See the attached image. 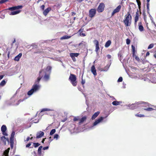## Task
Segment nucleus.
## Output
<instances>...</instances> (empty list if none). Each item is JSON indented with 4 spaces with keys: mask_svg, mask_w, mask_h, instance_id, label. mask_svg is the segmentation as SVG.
Masks as SVG:
<instances>
[{
    "mask_svg": "<svg viewBox=\"0 0 156 156\" xmlns=\"http://www.w3.org/2000/svg\"><path fill=\"white\" fill-rule=\"evenodd\" d=\"M136 116L138 117H144L145 116L144 115L142 114H136L135 115Z\"/></svg>",
    "mask_w": 156,
    "mask_h": 156,
    "instance_id": "a19ab883",
    "label": "nucleus"
},
{
    "mask_svg": "<svg viewBox=\"0 0 156 156\" xmlns=\"http://www.w3.org/2000/svg\"><path fill=\"white\" fill-rule=\"evenodd\" d=\"M96 11L95 9H92L89 11V16L91 18L94 17L96 14Z\"/></svg>",
    "mask_w": 156,
    "mask_h": 156,
    "instance_id": "0eeeda50",
    "label": "nucleus"
},
{
    "mask_svg": "<svg viewBox=\"0 0 156 156\" xmlns=\"http://www.w3.org/2000/svg\"><path fill=\"white\" fill-rule=\"evenodd\" d=\"M130 40L128 39L127 38L126 40V43L127 44H129L130 43Z\"/></svg>",
    "mask_w": 156,
    "mask_h": 156,
    "instance_id": "a18cd8bd",
    "label": "nucleus"
},
{
    "mask_svg": "<svg viewBox=\"0 0 156 156\" xmlns=\"http://www.w3.org/2000/svg\"><path fill=\"white\" fill-rule=\"evenodd\" d=\"M59 136L58 134H55L54 136V139H56V140H57Z\"/></svg>",
    "mask_w": 156,
    "mask_h": 156,
    "instance_id": "c03bdc74",
    "label": "nucleus"
},
{
    "mask_svg": "<svg viewBox=\"0 0 156 156\" xmlns=\"http://www.w3.org/2000/svg\"><path fill=\"white\" fill-rule=\"evenodd\" d=\"M10 143V147L12 149L13 148L14 143Z\"/></svg>",
    "mask_w": 156,
    "mask_h": 156,
    "instance_id": "864d4df0",
    "label": "nucleus"
},
{
    "mask_svg": "<svg viewBox=\"0 0 156 156\" xmlns=\"http://www.w3.org/2000/svg\"><path fill=\"white\" fill-rule=\"evenodd\" d=\"M10 149V147H9L7 150H5L4 152V154L5 155H8Z\"/></svg>",
    "mask_w": 156,
    "mask_h": 156,
    "instance_id": "2f4dec72",
    "label": "nucleus"
},
{
    "mask_svg": "<svg viewBox=\"0 0 156 156\" xmlns=\"http://www.w3.org/2000/svg\"><path fill=\"white\" fill-rule=\"evenodd\" d=\"M104 118L103 117H101L96 119L93 123L94 126H95L101 122L104 119Z\"/></svg>",
    "mask_w": 156,
    "mask_h": 156,
    "instance_id": "f8f14e48",
    "label": "nucleus"
},
{
    "mask_svg": "<svg viewBox=\"0 0 156 156\" xmlns=\"http://www.w3.org/2000/svg\"><path fill=\"white\" fill-rule=\"evenodd\" d=\"M56 132V130L55 129H52L50 132V135H53Z\"/></svg>",
    "mask_w": 156,
    "mask_h": 156,
    "instance_id": "f704fd0d",
    "label": "nucleus"
},
{
    "mask_svg": "<svg viewBox=\"0 0 156 156\" xmlns=\"http://www.w3.org/2000/svg\"><path fill=\"white\" fill-rule=\"evenodd\" d=\"M121 5H119L114 9L112 13V16H113L115 13L119 12L121 9Z\"/></svg>",
    "mask_w": 156,
    "mask_h": 156,
    "instance_id": "6e6552de",
    "label": "nucleus"
},
{
    "mask_svg": "<svg viewBox=\"0 0 156 156\" xmlns=\"http://www.w3.org/2000/svg\"><path fill=\"white\" fill-rule=\"evenodd\" d=\"M136 6V5L134 3L131 2H129L128 8L129 11L128 12H129L130 14L132 11L135 9Z\"/></svg>",
    "mask_w": 156,
    "mask_h": 156,
    "instance_id": "423d86ee",
    "label": "nucleus"
},
{
    "mask_svg": "<svg viewBox=\"0 0 156 156\" xmlns=\"http://www.w3.org/2000/svg\"><path fill=\"white\" fill-rule=\"evenodd\" d=\"M6 82L5 80H2L0 83V86L3 87L6 83Z\"/></svg>",
    "mask_w": 156,
    "mask_h": 156,
    "instance_id": "7c9ffc66",
    "label": "nucleus"
},
{
    "mask_svg": "<svg viewBox=\"0 0 156 156\" xmlns=\"http://www.w3.org/2000/svg\"><path fill=\"white\" fill-rule=\"evenodd\" d=\"M1 140L3 142L5 145H6V141L9 142L8 138H6L5 136H3L1 137Z\"/></svg>",
    "mask_w": 156,
    "mask_h": 156,
    "instance_id": "a211bd4d",
    "label": "nucleus"
},
{
    "mask_svg": "<svg viewBox=\"0 0 156 156\" xmlns=\"http://www.w3.org/2000/svg\"><path fill=\"white\" fill-rule=\"evenodd\" d=\"M43 147L42 146H40L38 148V154L39 156H43V155L41 153V150Z\"/></svg>",
    "mask_w": 156,
    "mask_h": 156,
    "instance_id": "4be33fe9",
    "label": "nucleus"
},
{
    "mask_svg": "<svg viewBox=\"0 0 156 156\" xmlns=\"http://www.w3.org/2000/svg\"><path fill=\"white\" fill-rule=\"evenodd\" d=\"M30 140V137H28L26 140L27 141H28Z\"/></svg>",
    "mask_w": 156,
    "mask_h": 156,
    "instance_id": "338daca9",
    "label": "nucleus"
},
{
    "mask_svg": "<svg viewBox=\"0 0 156 156\" xmlns=\"http://www.w3.org/2000/svg\"><path fill=\"white\" fill-rule=\"evenodd\" d=\"M135 16H137V17L139 16V12L138 9H137V12H136Z\"/></svg>",
    "mask_w": 156,
    "mask_h": 156,
    "instance_id": "5fc2aeb1",
    "label": "nucleus"
},
{
    "mask_svg": "<svg viewBox=\"0 0 156 156\" xmlns=\"http://www.w3.org/2000/svg\"><path fill=\"white\" fill-rule=\"evenodd\" d=\"M32 144V142L29 143L27 144L26 145V147H29Z\"/></svg>",
    "mask_w": 156,
    "mask_h": 156,
    "instance_id": "603ef678",
    "label": "nucleus"
},
{
    "mask_svg": "<svg viewBox=\"0 0 156 156\" xmlns=\"http://www.w3.org/2000/svg\"><path fill=\"white\" fill-rule=\"evenodd\" d=\"M139 20V17H137V16H135L134 18V22L135 24H136V23L137 21Z\"/></svg>",
    "mask_w": 156,
    "mask_h": 156,
    "instance_id": "e433bc0d",
    "label": "nucleus"
},
{
    "mask_svg": "<svg viewBox=\"0 0 156 156\" xmlns=\"http://www.w3.org/2000/svg\"><path fill=\"white\" fill-rule=\"evenodd\" d=\"M121 102L117 101H114L112 102V104L114 105H117L120 104Z\"/></svg>",
    "mask_w": 156,
    "mask_h": 156,
    "instance_id": "c85d7f7f",
    "label": "nucleus"
},
{
    "mask_svg": "<svg viewBox=\"0 0 156 156\" xmlns=\"http://www.w3.org/2000/svg\"><path fill=\"white\" fill-rule=\"evenodd\" d=\"M111 41L110 40L108 41L105 44V47L106 48L108 47L111 44Z\"/></svg>",
    "mask_w": 156,
    "mask_h": 156,
    "instance_id": "cd10ccee",
    "label": "nucleus"
},
{
    "mask_svg": "<svg viewBox=\"0 0 156 156\" xmlns=\"http://www.w3.org/2000/svg\"><path fill=\"white\" fill-rule=\"evenodd\" d=\"M79 120V117H75L73 119V120L74 121H76Z\"/></svg>",
    "mask_w": 156,
    "mask_h": 156,
    "instance_id": "58836bf2",
    "label": "nucleus"
},
{
    "mask_svg": "<svg viewBox=\"0 0 156 156\" xmlns=\"http://www.w3.org/2000/svg\"><path fill=\"white\" fill-rule=\"evenodd\" d=\"M79 55V53H70V56L71 57H77Z\"/></svg>",
    "mask_w": 156,
    "mask_h": 156,
    "instance_id": "393cba45",
    "label": "nucleus"
},
{
    "mask_svg": "<svg viewBox=\"0 0 156 156\" xmlns=\"http://www.w3.org/2000/svg\"><path fill=\"white\" fill-rule=\"evenodd\" d=\"M136 2L137 3V5H138V8L139 9L140 14H141V11H140V10H141L140 8H141V3L140 0H136Z\"/></svg>",
    "mask_w": 156,
    "mask_h": 156,
    "instance_id": "a878e982",
    "label": "nucleus"
},
{
    "mask_svg": "<svg viewBox=\"0 0 156 156\" xmlns=\"http://www.w3.org/2000/svg\"><path fill=\"white\" fill-rule=\"evenodd\" d=\"M76 14V13L75 12H72V16H74V15H75Z\"/></svg>",
    "mask_w": 156,
    "mask_h": 156,
    "instance_id": "774afa93",
    "label": "nucleus"
},
{
    "mask_svg": "<svg viewBox=\"0 0 156 156\" xmlns=\"http://www.w3.org/2000/svg\"><path fill=\"white\" fill-rule=\"evenodd\" d=\"M107 57L108 58V59H110L111 58V56L110 55H107Z\"/></svg>",
    "mask_w": 156,
    "mask_h": 156,
    "instance_id": "680f3d73",
    "label": "nucleus"
},
{
    "mask_svg": "<svg viewBox=\"0 0 156 156\" xmlns=\"http://www.w3.org/2000/svg\"><path fill=\"white\" fill-rule=\"evenodd\" d=\"M49 148V147L48 146H47V147H43V150H46V149H48Z\"/></svg>",
    "mask_w": 156,
    "mask_h": 156,
    "instance_id": "052dcab7",
    "label": "nucleus"
},
{
    "mask_svg": "<svg viewBox=\"0 0 156 156\" xmlns=\"http://www.w3.org/2000/svg\"><path fill=\"white\" fill-rule=\"evenodd\" d=\"M71 36H69L67 35H65L61 38V39H68L70 38L71 37Z\"/></svg>",
    "mask_w": 156,
    "mask_h": 156,
    "instance_id": "c756f323",
    "label": "nucleus"
},
{
    "mask_svg": "<svg viewBox=\"0 0 156 156\" xmlns=\"http://www.w3.org/2000/svg\"><path fill=\"white\" fill-rule=\"evenodd\" d=\"M80 36L82 37H84L86 36L85 34L82 32V31H81V32L80 33Z\"/></svg>",
    "mask_w": 156,
    "mask_h": 156,
    "instance_id": "de8ad7c7",
    "label": "nucleus"
},
{
    "mask_svg": "<svg viewBox=\"0 0 156 156\" xmlns=\"http://www.w3.org/2000/svg\"><path fill=\"white\" fill-rule=\"evenodd\" d=\"M94 43L95 44V51L97 52L100 49L99 46V42L98 40H95L94 41Z\"/></svg>",
    "mask_w": 156,
    "mask_h": 156,
    "instance_id": "ddd939ff",
    "label": "nucleus"
},
{
    "mask_svg": "<svg viewBox=\"0 0 156 156\" xmlns=\"http://www.w3.org/2000/svg\"><path fill=\"white\" fill-rule=\"evenodd\" d=\"M138 27L140 31L142 32L144 30V28L141 22H140L138 23Z\"/></svg>",
    "mask_w": 156,
    "mask_h": 156,
    "instance_id": "6ab92c4d",
    "label": "nucleus"
},
{
    "mask_svg": "<svg viewBox=\"0 0 156 156\" xmlns=\"http://www.w3.org/2000/svg\"><path fill=\"white\" fill-rule=\"evenodd\" d=\"M44 5H42L41 6V9L43 10H44Z\"/></svg>",
    "mask_w": 156,
    "mask_h": 156,
    "instance_id": "13d9d810",
    "label": "nucleus"
},
{
    "mask_svg": "<svg viewBox=\"0 0 156 156\" xmlns=\"http://www.w3.org/2000/svg\"><path fill=\"white\" fill-rule=\"evenodd\" d=\"M49 138V140L50 141V142H49V144H50V142H51L52 140L53 139H51V137H50Z\"/></svg>",
    "mask_w": 156,
    "mask_h": 156,
    "instance_id": "e2e57ef3",
    "label": "nucleus"
},
{
    "mask_svg": "<svg viewBox=\"0 0 156 156\" xmlns=\"http://www.w3.org/2000/svg\"><path fill=\"white\" fill-rule=\"evenodd\" d=\"M83 29L81 28L79 30V32H80V33L81 32V31H82V32H83Z\"/></svg>",
    "mask_w": 156,
    "mask_h": 156,
    "instance_id": "69168bd1",
    "label": "nucleus"
},
{
    "mask_svg": "<svg viewBox=\"0 0 156 156\" xmlns=\"http://www.w3.org/2000/svg\"><path fill=\"white\" fill-rule=\"evenodd\" d=\"M1 130L2 132V134L5 136H7V134L5 132L7 130L6 126L5 125H2L1 128Z\"/></svg>",
    "mask_w": 156,
    "mask_h": 156,
    "instance_id": "1a4fd4ad",
    "label": "nucleus"
},
{
    "mask_svg": "<svg viewBox=\"0 0 156 156\" xmlns=\"http://www.w3.org/2000/svg\"><path fill=\"white\" fill-rule=\"evenodd\" d=\"M91 72L94 76H96L97 75L96 72V70L95 68L94 65H93L91 67Z\"/></svg>",
    "mask_w": 156,
    "mask_h": 156,
    "instance_id": "dca6fc26",
    "label": "nucleus"
},
{
    "mask_svg": "<svg viewBox=\"0 0 156 156\" xmlns=\"http://www.w3.org/2000/svg\"><path fill=\"white\" fill-rule=\"evenodd\" d=\"M122 81V77H120L118 79L117 81L118 82H121Z\"/></svg>",
    "mask_w": 156,
    "mask_h": 156,
    "instance_id": "49530a36",
    "label": "nucleus"
},
{
    "mask_svg": "<svg viewBox=\"0 0 156 156\" xmlns=\"http://www.w3.org/2000/svg\"><path fill=\"white\" fill-rule=\"evenodd\" d=\"M39 85L37 84H34L32 86V89L28 91L27 94L28 95H31L34 92H36L39 89Z\"/></svg>",
    "mask_w": 156,
    "mask_h": 156,
    "instance_id": "20e7f679",
    "label": "nucleus"
},
{
    "mask_svg": "<svg viewBox=\"0 0 156 156\" xmlns=\"http://www.w3.org/2000/svg\"><path fill=\"white\" fill-rule=\"evenodd\" d=\"M153 47H154V44H151L148 46V49H149L151 48H153Z\"/></svg>",
    "mask_w": 156,
    "mask_h": 156,
    "instance_id": "ea45409f",
    "label": "nucleus"
},
{
    "mask_svg": "<svg viewBox=\"0 0 156 156\" xmlns=\"http://www.w3.org/2000/svg\"><path fill=\"white\" fill-rule=\"evenodd\" d=\"M154 110V109L152 108H145L144 109V110L147 111H151Z\"/></svg>",
    "mask_w": 156,
    "mask_h": 156,
    "instance_id": "473e14b6",
    "label": "nucleus"
},
{
    "mask_svg": "<svg viewBox=\"0 0 156 156\" xmlns=\"http://www.w3.org/2000/svg\"><path fill=\"white\" fill-rule=\"evenodd\" d=\"M9 0H1L0 1V4L4 3L5 2H8Z\"/></svg>",
    "mask_w": 156,
    "mask_h": 156,
    "instance_id": "4c0bfd02",
    "label": "nucleus"
},
{
    "mask_svg": "<svg viewBox=\"0 0 156 156\" xmlns=\"http://www.w3.org/2000/svg\"><path fill=\"white\" fill-rule=\"evenodd\" d=\"M100 112L99 111H98L96 112H95L94 114L91 117V119L92 120H94L95 119L99 114Z\"/></svg>",
    "mask_w": 156,
    "mask_h": 156,
    "instance_id": "412c9836",
    "label": "nucleus"
},
{
    "mask_svg": "<svg viewBox=\"0 0 156 156\" xmlns=\"http://www.w3.org/2000/svg\"><path fill=\"white\" fill-rule=\"evenodd\" d=\"M85 80H83V77H82V81H81V84L82 85H83L85 84Z\"/></svg>",
    "mask_w": 156,
    "mask_h": 156,
    "instance_id": "3c124183",
    "label": "nucleus"
},
{
    "mask_svg": "<svg viewBox=\"0 0 156 156\" xmlns=\"http://www.w3.org/2000/svg\"><path fill=\"white\" fill-rule=\"evenodd\" d=\"M21 12V10H18L12 12L10 13V15H14L19 13Z\"/></svg>",
    "mask_w": 156,
    "mask_h": 156,
    "instance_id": "5701e85b",
    "label": "nucleus"
},
{
    "mask_svg": "<svg viewBox=\"0 0 156 156\" xmlns=\"http://www.w3.org/2000/svg\"><path fill=\"white\" fill-rule=\"evenodd\" d=\"M49 75L45 74L43 78L45 81H47L49 80Z\"/></svg>",
    "mask_w": 156,
    "mask_h": 156,
    "instance_id": "bb28decb",
    "label": "nucleus"
},
{
    "mask_svg": "<svg viewBox=\"0 0 156 156\" xmlns=\"http://www.w3.org/2000/svg\"><path fill=\"white\" fill-rule=\"evenodd\" d=\"M51 7H48L43 12L44 15L45 16H46L49 11H51Z\"/></svg>",
    "mask_w": 156,
    "mask_h": 156,
    "instance_id": "4468645a",
    "label": "nucleus"
},
{
    "mask_svg": "<svg viewBox=\"0 0 156 156\" xmlns=\"http://www.w3.org/2000/svg\"><path fill=\"white\" fill-rule=\"evenodd\" d=\"M87 119V117L86 116H84L82 117L81 119H80L79 124V125H80L84 121H85Z\"/></svg>",
    "mask_w": 156,
    "mask_h": 156,
    "instance_id": "f3484780",
    "label": "nucleus"
},
{
    "mask_svg": "<svg viewBox=\"0 0 156 156\" xmlns=\"http://www.w3.org/2000/svg\"><path fill=\"white\" fill-rule=\"evenodd\" d=\"M15 132L14 131H13L12 132V133H11V136H12V137H14V135H15Z\"/></svg>",
    "mask_w": 156,
    "mask_h": 156,
    "instance_id": "4d7b16f0",
    "label": "nucleus"
},
{
    "mask_svg": "<svg viewBox=\"0 0 156 156\" xmlns=\"http://www.w3.org/2000/svg\"><path fill=\"white\" fill-rule=\"evenodd\" d=\"M76 77L75 75L72 74H70L69 77V80L70 81L72 85L74 87H76L77 86V81L76 80Z\"/></svg>",
    "mask_w": 156,
    "mask_h": 156,
    "instance_id": "7ed1b4c3",
    "label": "nucleus"
},
{
    "mask_svg": "<svg viewBox=\"0 0 156 156\" xmlns=\"http://www.w3.org/2000/svg\"><path fill=\"white\" fill-rule=\"evenodd\" d=\"M44 69H41V70L39 71V76L37 77V80L35 81V84H37V83H38L40 81L41 79V78L43 77V75L41 76V73L44 71Z\"/></svg>",
    "mask_w": 156,
    "mask_h": 156,
    "instance_id": "9b49d317",
    "label": "nucleus"
},
{
    "mask_svg": "<svg viewBox=\"0 0 156 156\" xmlns=\"http://www.w3.org/2000/svg\"><path fill=\"white\" fill-rule=\"evenodd\" d=\"M149 2H147V9L148 11H149Z\"/></svg>",
    "mask_w": 156,
    "mask_h": 156,
    "instance_id": "6e6d98bb",
    "label": "nucleus"
},
{
    "mask_svg": "<svg viewBox=\"0 0 156 156\" xmlns=\"http://www.w3.org/2000/svg\"><path fill=\"white\" fill-rule=\"evenodd\" d=\"M53 111V110H51L49 109H48V108H43V109H42L41 112H44V111Z\"/></svg>",
    "mask_w": 156,
    "mask_h": 156,
    "instance_id": "72a5a7b5",
    "label": "nucleus"
},
{
    "mask_svg": "<svg viewBox=\"0 0 156 156\" xmlns=\"http://www.w3.org/2000/svg\"><path fill=\"white\" fill-rule=\"evenodd\" d=\"M10 143H14V137L11 136L10 137Z\"/></svg>",
    "mask_w": 156,
    "mask_h": 156,
    "instance_id": "79ce46f5",
    "label": "nucleus"
},
{
    "mask_svg": "<svg viewBox=\"0 0 156 156\" xmlns=\"http://www.w3.org/2000/svg\"><path fill=\"white\" fill-rule=\"evenodd\" d=\"M71 57L72 58L73 61L74 62H75L76 61V59L75 57Z\"/></svg>",
    "mask_w": 156,
    "mask_h": 156,
    "instance_id": "bf43d9fd",
    "label": "nucleus"
},
{
    "mask_svg": "<svg viewBox=\"0 0 156 156\" xmlns=\"http://www.w3.org/2000/svg\"><path fill=\"white\" fill-rule=\"evenodd\" d=\"M44 133L41 131L37 132L36 135V138L38 139L44 135Z\"/></svg>",
    "mask_w": 156,
    "mask_h": 156,
    "instance_id": "2eb2a0df",
    "label": "nucleus"
},
{
    "mask_svg": "<svg viewBox=\"0 0 156 156\" xmlns=\"http://www.w3.org/2000/svg\"><path fill=\"white\" fill-rule=\"evenodd\" d=\"M33 144L35 147H37L40 145V144L38 143H34Z\"/></svg>",
    "mask_w": 156,
    "mask_h": 156,
    "instance_id": "c9c22d12",
    "label": "nucleus"
},
{
    "mask_svg": "<svg viewBox=\"0 0 156 156\" xmlns=\"http://www.w3.org/2000/svg\"><path fill=\"white\" fill-rule=\"evenodd\" d=\"M23 7V6L21 5H18L9 8L8 9L9 10L13 11L15 10H17L19 9H21Z\"/></svg>",
    "mask_w": 156,
    "mask_h": 156,
    "instance_id": "9d476101",
    "label": "nucleus"
},
{
    "mask_svg": "<svg viewBox=\"0 0 156 156\" xmlns=\"http://www.w3.org/2000/svg\"><path fill=\"white\" fill-rule=\"evenodd\" d=\"M4 75H2L0 76V80L2 79L4 77Z\"/></svg>",
    "mask_w": 156,
    "mask_h": 156,
    "instance_id": "0e129e2a",
    "label": "nucleus"
},
{
    "mask_svg": "<svg viewBox=\"0 0 156 156\" xmlns=\"http://www.w3.org/2000/svg\"><path fill=\"white\" fill-rule=\"evenodd\" d=\"M22 56V54L21 53H20L17 55L14 58V60L15 61H19Z\"/></svg>",
    "mask_w": 156,
    "mask_h": 156,
    "instance_id": "aec40b11",
    "label": "nucleus"
},
{
    "mask_svg": "<svg viewBox=\"0 0 156 156\" xmlns=\"http://www.w3.org/2000/svg\"><path fill=\"white\" fill-rule=\"evenodd\" d=\"M135 59L138 61H139L140 60V58H139L136 55V54L135 55V56H134Z\"/></svg>",
    "mask_w": 156,
    "mask_h": 156,
    "instance_id": "8fccbe9b",
    "label": "nucleus"
},
{
    "mask_svg": "<svg viewBox=\"0 0 156 156\" xmlns=\"http://www.w3.org/2000/svg\"><path fill=\"white\" fill-rule=\"evenodd\" d=\"M132 50V55L134 57L135 56V55L136 54V49L134 46L133 45H132L131 46Z\"/></svg>",
    "mask_w": 156,
    "mask_h": 156,
    "instance_id": "b1692460",
    "label": "nucleus"
},
{
    "mask_svg": "<svg viewBox=\"0 0 156 156\" xmlns=\"http://www.w3.org/2000/svg\"><path fill=\"white\" fill-rule=\"evenodd\" d=\"M145 104L148 107H150L152 105L147 102H144V101L139 102L137 103L133 104L130 105L129 107L131 109H134L137 108L138 107V105L140 104Z\"/></svg>",
    "mask_w": 156,
    "mask_h": 156,
    "instance_id": "f03ea898",
    "label": "nucleus"
},
{
    "mask_svg": "<svg viewBox=\"0 0 156 156\" xmlns=\"http://www.w3.org/2000/svg\"><path fill=\"white\" fill-rule=\"evenodd\" d=\"M51 67L50 66H48L47 67L46 69L48 71H51Z\"/></svg>",
    "mask_w": 156,
    "mask_h": 156,
    "instance_id": "09e8293b",
    "label": "nucleus"
},
{
    "mask_svg": "<svg viewBox=\"0 0 156 156\" xmlns=\"http://www.w3.org/2000/svg\"><path fill=\"white\" fill-rule=\"evenodd\" d=\"M105 7V5L104 3H101L97 8V10L99 13L101 12L104 10Z\"/></svg>",
    "mask_w": 156,
    "mask_h": 156,
    "instance_id": "39448f33",
    "label": "nucleus"
},
{
    "mask_svg": "<svg viewBox=\"0 0 156 156\" xmlns=\"http://www.w3.org/2000/svg\"><path fill=\"white\" fill-rule=\"evenodd\" d=\"M42 52V51L39 50L37 51L34 52V53L35 54H41V53Z\"/></svg>",
    "mask_w": 156,
    "mask_h": 156,
    "instance_id": "37998d69",
    "label": "nucleus"
},
{
    "mask_svg": "<svg viewBox=\"0 0 156 156\" xmlns=\"http://www.w3.org/2000/svg\"><path fill=\"white\" fill-rule=\"evenodd\" d=\"M125 19L123 22L126 26H130L132 22V17L130 14L129 12L127 13L125 16Z\"/></svg>",
    "mask_w": 156,
    "mask_h": 156,
    "instance_id": "f257e3e1",
    "label": "nucleus"
}]
</instances>
